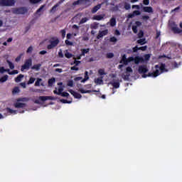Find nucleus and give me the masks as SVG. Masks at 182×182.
<instances>
[{
  "mask_svg": "<svg viewBox=\"0 0 182 182\" xmlns=\"http://www.w3.org/2000/svg\"><path fill=\"white\" fill-rule=\"evenodd\" d=\"M58 95H60L63 92V87L60 86L58 89Z\"/></svg>",
  "mask_w": 182,
  "mask_h": 182,
  "instance_id": "37998d69",
  "label": "nucleus"
},
{
  "mask_svg": "<svg viewBox=\"0 0 182 182\" xmlns=\"http://www.w3.org/2000/svg\"><path fill=\"white\" fill-rule=\"evenodd\" d=\"M32 66V59L29 58L28 60H26L24 65L21 66V72H23V70H28L29 68Z\"/></svg>",
  "mask_w": 182,
  "mask_h": 182,
  "instance_id": "39448f33",
  "label": "nucleus"
},
{
  "mask_svg": "<svg viewBox=\"0 0 182 182\" xmlns=\"http://www.w3.org/2000/svg\"><path fill=\"white\" fill-rule=\"evenodd\" d=\"M125 73H133V69H132L130 67H127L126 69Z\"/></svg>",
  "mask_w": 182,
  "mask_h": 182,
  "instance_id": "a19ab883",
  "label": "nucleus"
},
{
  "mask_svg": "<svg viewBox=\"0 0 182 182\" xmlns=\"http://www.w3.org/2000/svg\"><path fill=\"white\" fill-rule=\"evenodd\" d=\"M41 0H29V1L31 3V4H39V1H40Z\"/></svg>",
  "mask_w": 182,
  "mask_h": 182,
  "instance_id": "603ef678",
  "label": "nucleus"
},
{
  "mask_svg": "<svg viewBox=\"0 0 182 182\" xmlns=\"http://www.w3.org/2000/svg\"><path fill=\"white\" fill-rule=\"evenodd\" d=\"M105 16L106 15L105 14L94 16L93 19L95 21H102Z\"/></svg>",
  "mask_w": 182,
  "mask_h": 182,
  "instance_id": "ddd939ff",
  "label": "nucleus"
},
{
  "mask_svg": "<svg viewBox=\"0 0 182 182\" xmlns=\"http://www.w3.org/2000/svg\"><path fill=\"white\" fill-rule=\"evenodd\" d=\"M65 58H68V59H70V58H72L73 56V55H72V53L68 52V50H65Z\"/></svg>",
  "mask_w": 182,
  "mask_h": 182,
  "instance_id": "bb28decb",
  "label": "nucleus"
},
{
  "mask_svg": "<svg viewBox=\"0 0 182 182\" xmlns=\"http://www.w3.org/2000/svg\"><path fill=\"white\" fill-rule=\"evenodd\" d=\"M70 93H71L73 95V96H74V97H75V99H82V95H80L78 92H76L73 90H69Z\"/></svg>",
  "mask_w": 182,
  "mask_h": 182,
  "instance_id": "9b49d317",
  "label": "nucleus"
},
{
  "mask_svg": "<svg viewBox=\"0 0 182 182\" xmlns=\"http://www.w3.org/2000/svg\"><path fill=\"white\" fill-rule=\"evenodd\" d=\"M173 31L175 33H181L182 29L178 27H173Z\"/></svg>",
  "mask_w": 182,
  "mask_h": 182,
  "instance_id": "4be33fe9",
  "label": "nucleus"
},
{
  "mask_svg": "<svg viewBox=\"0 0 182 182\" xmlns=\"http://www.w3.org/2000/svg\"><path fill=\"white\" fill-rule=\"evenodd\" d=\"M45 8V6H41L37 11H36V15H38V16H41V12H42V10Z\"/></svg>",
  "mask_w": 182,
  "mask_h": 182,
  "instance_id": "c85d7f7f",
  "label": "nucleus"
},
{
  "mask_svg": "<svg viewBox=\"0 0 182 182\" xmlns=\"http://www.w3.org/2000/svg\"><path fill=\"white\" fill-rule=\"evenodd\" d=\"M138 72L141 74L147 73V72H149V68H147V66L146 65H140L139 67Z\"/></svg>",
  "mask_w": 182,
  "mask_h": 182,
  "instance_id": "1a4fd4ad",
  "label": "nucleus"
},
{
  "mask_svg": "<svg viewBox=\"0 0 182 182\" xmlns=\"http://www.w3.org/2000/svg\"><path fill=\"white\" fill-rule=\"evenodd\" d=\"M137 50H139V47L135 46L134 48H133V52H134V53L137 52Z\"/></svg>",
  "mask_w": 182,
  "mask_h": 182,
  "instance_id": "774afa93",
  "label": "nucleus"
},
{
  "mask_svg": "<svg viewBox=\"0 0 182 182\" xmlns=\"http://www.w3.org/2000/svg\"><path fill=\"white\" fill-rule=\"evenodd\" d=\"M109 41H110V42L116 43V42H117V38H116V37L113 36L109 38Z\"/></svg>",
  "mask_w": 182,
  "mask_h": 182,
  "instance_id": "a18cd8bd",
  "label": "nucleus"
},
{
  "mask_svg": "<svg viewBox=\"0 0 182 182\" xmlns=\"http://www.w3.org/2000/svg\"><path fill=\"white\" fill-rule=\"evenodd\" d=\"M41 66H42L41 64L34 65L33 67H31V69L33 70H39V69H41Z\"/></svg>",
  "mask_w": 182,
  "mask_h": 182,
  "instance_id": "b1692460",
  "label": "nucleus"
},
{
  "mask_svg": "<svg viewBox=\"0 0 182 182\" xmlns=\"http://www.w3.org/2000/svg\"><path fill=\"white\" fill-rule=\"evenodd\" d=\"M144 5H149L150 4L149 0H144Z\"/></svg>",
  "mask_w": 182,
  "mask_h": 182,
  "instance_id": "680f3d73",
  "label": "nucleus"
},
{
  "mask_svg": "<svg viewBox=\"0 0 182 182\" xmlns=\"http://www.w3.org/2000/svg\"><path fill=\"white\" fill-rule=\"evenodd\" d=\"M82 79H83V77H77L74 78V80L75 82H77L79 80H82Z\"/></svg>",
  "mask_w": 182,
  "mask_h": 182,
  "instance_id": "052dcab7",
  "label": "nucleus"
},
{
  "mask_svg": "<svg viewBox=\"0 0 182 182\" xmlns=\"http://www.w3.org/2000/svg\"><path fill=\"white\" fill-rule=\"evenodd\" d=\"M14 14H17L18 15H23V14H26L28 12V9H26V8H18V9H16L14 11Z\"/></svg>",
  "mask_w": 182,
  "mask_h": 182,
  "instance_id": "0eeeda50",
  "label": "nucleus"
},
{
  "mask_svg": "<svg viewBox=\"0 0 182 182\" xmlns=\"http://www.w3.org/2000/svg\"><path fill=\"white\" fill-rule=\"evenodd\" d=\"M90 50V49H89V48L81 49V56H85V54L89 53Z\"/></svg>",
  "mask_w": 182,
  "mask_h": 182,
  "instance_id": "5701e85b",
  "label": "nucleus"
},
{
  "mask_svg": "<svg viewBox=\"0 0 182 182\" xmlns=\"http://www.w3.org/2000/svg\"><path fill=\"white\" fill-rule=\"evenodd\" d=\"M144 36V33L143 32V31H139V33H138V38H141L142 36Z\"/></svg>",
  "mask_w": 182,
  "mask_h": 182,
  "instance_id": "de8ad7c7",
  "label": "nucleus"
},
{
  "mask_svg": "<svg viewBox=\"0 0 182 182\" xmlns=\"http://www.w3.org/2000/svg\"><path fill=\"white\" fill-rule=\"evenodd\" d=\"M136 42L139 43V45H145V43H146V38L139 39Z\"/></svg>",
  "mask_w": 182,
  "mask_h": 182,
  "instance_id": "a878e982",
  "label": "nucleus"
},
{
  "mask_svg": "<svg viewBox=\"0 0 182 182\" xmlns=\"http://www.w3.org/2000/svg\"><path fill=\"white\" fill-rule=\"evenodd\" d=\"M132 31L134 32V33H137V26H132Z\"/></svg>",
  "mask_w": 182,
  "mask_h": 182,
  "instance_id": "49530a36",
  "label": "nucleus"
},
{
  "mask_svg": "<svg viewBox=\"0 0 182 182\" xmlns=\"http://www.w3.org/2000/svg\"><path fill=\"white\" fill-rule=\"evenodd\" d=\"M144 12H147L148 14H153V8L149 6H144L143 8Z\"/></svg>",
  "mask_w": 182,
  "mask_h": 182,
  "instance_id": "2eb2a0df",
  "label": "nucleus"
},
{
  "mask_svg": "<svg viewBox=\"0 0 182 182\" xmlns=\"http://www.w3.org/2000/svg\"><path fill=\"white\" fill-rule=\"evenodd\" d=\"M102 5H103V3L95 6L92 10V14H96V12H97V11H99V9H100V8H102Z\"/></svg>",
  "mask_w": 182,
  "mask_h": 182,
  "instance_id": "4468645a",
  "label": "nucleus"
},
{
  "mask_svg": "<svg viewBox=\"0 0 182 182\" xmlns=\"http://www.w3.org/2000/svg\"><path fill=\"white\" fill-rule=\"evenodd\" d=\"M65 43H66V45H68L69 46H72V45H73V43L69 41V40H66Z\"/></svg>",
  "mask_w": 182,
  "mask_h": 182,
  "instance_id": "6e6d98bb",
  "label": "nucleus"
},
{
  "mask_svg": "<svg viewBox=\"0 0 182 182\" xmlns=\"http://www.w3.org/2000/svg\"><path fill=\"white\" fill-rule=\"evenodd\" d=\"M60 95L63 97H68L69 96V93L68 92H61Z\"/></svg>",
  "mask_w": 182,
  "mask_h": 182,
  "instance_id": "8fccbe9b",
  "label": "nucleus"
},
{
  "mask_svg": "<svg viewBox=\"0 0 182 182\" xmlns=\"http://www.w3.org/2000/svg\"><path fill=\"white\" fill-rule=\"evenodd\" d=\"M60 5V3H58L56 4L50 10V12L52 14H55V12H56V9L58 8V6H59Z\"/></svg>",
  "mask_w": 182,
  "mask_h": 182,
  "instance_id": "412c9836",
  "label": "nucleus"
},
{
  "mask_svg": "<svg viewBox=\"0 0 182 182\" xmlns=\"http://www.w3.org/2000/svg\"><path fill=\"white\" fill-rule=\"evenodd\" d=\"M60 33H61L63 38H65V36H66V31L65 30H61Z\"/></svg>",
  "mask_w": 182,
  "mask_h": 182,
  "instance_id": "3c124183",
  "label": "nucleus"
},
{
  "mask_svg": "<svg viewBox=\"0 0 182 182\" xmlns=\"http://www.w3.org/2000/svg\"><path fill=\"white\" fill-rule=\"evenodd\" d=\"M89 21V18H82L80 21V23H79V25H82V23H86L87 21Z\"/></svg>",
  "mask_w": 182,
  "mask_h": 182,
  "instance_id": "7c9ffc66",
  "label": "nucleus"
},
{
  "mask_svg": "<svg viewBox=\"0 0 182 182\" xmlns=\"http://www.w3.org/2000/svg\"><path fill=\"white\" fill-rule=\"evenodd\" d=\"M131 62H134L135 65H139V63H143V62H144V60L143 59V57L139 55L135 57H129L127 58L126 55L124 54L120 60V63H123L126 65H129V63H130Z\"/></svg>",
  "mask_w": 182,
  "mask_h": 182,
  "instance_id": "f257e3e1",
  "label": "nucleus"
},
{
  "mask_svg": "<svg viewBox=\"0 0 182 182\" xmlns=\"http://www.w3.org/2000/svg\"><path fill=\"white\" fill-rule=\"evenodd\" d=\"M9 77V76H8V75H6L1 77L0 78V83H5V82H6V80H8Z\"/></svg>",
  "mask_w": 182,
  "mask_h": 182,
  "instance_id": "6ab92c4d",
  "label": "nucleus"
},
{
  "mask_svg": "<svg viewBox=\"0 0 182 182\" xmlns=\"http://www.w3.org/2000/svg\"><path fill=\"white\" fill-rule=\"evenodd\" d=\"M82 2H89L88 0H78L73 3V5H82Z\"/></svg>",
  "mask_w": 182,
  "mask_h": 182,
  "instance_id": "aec40b11",
  "label": "nucleus"
},
{
  "mask_svg": "<svg viewBox=\"0 0 182 182\" xmlns=\"http://www.w3.org/2000/svg\"><path fill=\"white\" fill-rule=\"evenodd\" d=\"M4 72H7L9 73V69H5L4 67H1L0 73H4Z\"/></svg>",
  "mask_w": 182,
  "mask_h": 182,
  "instance_id": "72a5a7b5",
  "label": "nucleus"
},
{
  "mask_svg": "<svg viewBox=\"0 0 182 182\" xmlns=\"http://www.w3.org/2000/svg\"><path fill=\"white\" fill-rule=\"evenodd\" d=\"M129 77H130V73H128L126 72L122 75V79H124V80H129Z\"/></svg>",
  "mask_w": 182,
  "mask_h": 182,
  "instance_id": "a211bd4d",
  "label": "nucleus"
},
{
  "mask_svg": "<svg viewBox=\"0 0 182 182\" xmlns=\"http://www.w3.org/2000/svg\"><path fill=\"white\" fill-rule=\"evenodd\" d=\"M134 8H136V9H140V6H139V5H133L132 6V9H134Z\"/></svg>",
  "mask_w": 182,
  "mask_h": 182,
  "instance_id": "338daca9",
  "label": "nucleus"
},
{
  "mask_svg": "<svg viewBox=\"0 0 182 182\" xmlns=\"http://www.w3.org/2000/svg\"><path fill=\"white\" fill-rule=\"evenodd\" d=\"M135 26H137V27L141 26V22H140V21H136V22H135Z\"/></svg>",
  "mask_w": 182,
  "mask_h": 182,
  "instance_id": "13d9d810",
  "label": "nucleus"
},
{
  "mask_svg": "<svg viewBox=\"0 0 182 182\" xmlns=\"http://www.w3.org/2000/svg\"><path fill=\"white\" fill-rule=\"evenodd\" d=\"M8 73H9V75H18V70H13L12 72L9 71Z\"/></svg>",
  "mask_w": 182,
  "mask_h": 182,
  "instance_id": "c03bdc74",
  "label": "nucleus"
},
{
  "mask_svg": "<svg viewBox=\"0 0 182 182\" xmlns=\"http://www.w3.org/2000/svg\"><path fill=\"white\" fill-rule=\"evenodd\" d=\"M22 77H23V75L22 74L19 75L17 77H16L15 80L16 83L21 82V80L22 79Z\"/></svg>",
  "mask_w": 182,
  "mask_h": 182,
  "instance_id": "2f4dec72",
  "label": "nucleus"
},
{
  "mask_svg": "<svg viewBox=\"0 0 182 182\" xmlns=\"http://www.w3.org/2000/svg\"><path fill=\"white\" fill-rule=\"evenodd\" d=\"M68 86H70V87H73V80H70L68 82Z\"/></svg>",
  "mask_w": 182,
  "mask_h": 182,
  "instance_id": "5fc2aeb1",
  "label": "nucleus"
},
{
  "mask_svg": "<svg viewBox=\"0 0 182 182\" xmlns=\"http://www.w3.org/2000/svg\"><path fill=\"white\" fill-rule=\"evenodd\" d=\"M156 71L154 73H149L148 75H142V77H157L159 75H161V73H164V72H167V70H166V65L164 64H161L160 67L156 65Z\"/></svg>",
  "mask_w": 182,
  "mask_h": 182,
  "instance_id": "f03ea898",
  "label": "nucleus"
},
{
  "mask_svg": "<svg viewBox=\"0 0 182 182\" xmlns=\"http://www.w3.org/2000/svg\"><path fill=\"white\" fill-rule=\"evenodd\" d=\"M141 19H143V21H149L150 17L149 16H141Z\"/></svg>",
  "mask_w": 182,
  "mask_h": 182,
  "instance_id": "09e8293b",
  "label": "nucleus"
},
{
  "mask_svg": "<svg viewBox=\"0 0 182 182\" xmlns=\"http://www.w3.org/2000/svg\"><path fill=\"white\" fill-rule=\"evenodd\" d=\"M133 14L135 16H139V15H141V12H140L139 11H137V10L134 11Z\"/></svg>",
  "mask_w": 182,
  "mask_h": 182,
  "instance_id": "79ce46f5",
  "label": "nucleus"
},
{
  "mask_svg": "<svg viewBox=\"0 0 182 182\" xmlns=\"http://www.w3.org/2000/svg\"><path fill=\"white\" fill-rule=\"evenodd\" d=\"M95 83L96 85H103V76H101L100 77L95 78L94 80Z\"/></svg>",
  "mask_w": 182,
  "mask_h": 182,
  "instance_id": "f8f14e48",
  "label": "nucleus"
},
{
  "mask_svg": "<svg viewBox=\"0 0 182 182\" xmlns=\"http://www.w3.org/2000/svg\"><path fill=\"white\" fill-rule=\"evenodd\" d=\"M98 73L99 75H100V76H103V75H106V73L105 72V69H100L98 70Z\"/></svg>",
  "mask_w": 182,
  "mask_h": 182,
  "instance_id": "c9c22d12",
  "label": "nucleus"
},
{
  "mask_svg": "<svg viewBox=\"0 0 182 182\" xmlns=\"http://www.w3.org/2000/svg\"><path fill=\"white\" fill-rule=\"evenodd\" d=\"M107 58H113V56H114V55L112 53H109L107 55Z\"/></svg>",
  "mask_w": 182,
  "mask_h": 182,
  "instance_id": "e2e57ef3",
  "label": "nucleus"
},
{
  "mask_svg": "<svg viewBox=\"0 0 182 182\" xmlns=\"http://www.w3.org/2000/svg\"><path fill=\"white\" fill-rule=\"evenodd\" d=\"M36 79L34 77H30L28 82H27V85H32L35 82Z\"/></svg>",
  "mask_w": 182,
  "mask_h": 182,
  "instance_id": "e433bc0d",
  "label": "nucleus"
},
{
  "mask_svg": "<svg viewBox=\"0 0 182 182\" xmlns=\"http://www.w3.org/2000/svg\"><path fill=\"white\" fill-rule=\"evenodd\" d=\"M55 98L52 96H41L39 97V100L42 102H45L46 100H53Z\"/></svg>",
  "mask_w": 182,
  "mask_h": 182,
  "instance_id": "9d476101",
  "label": "nucleus"
},
{
  "mask_svg": "<svg viewBox=\"0 0 182 182\" xmlns=\"http://www.w3.org/2000/svg\"><path fill=\"white\" fill-rule=\"evenodd\" d=\"M78 92L80 93H90V90H85L83 88H79Z\"/></svg>",
  "mask_w": 182,
  "mask_h": 182,
  "instance_id": "473e14b6",
  "label": "nucleus"
},
{
  "mask_svg": "<svg viewBox=\"0 0 182 182\" xmlns=\"http://www.w3.org/2000/svg\"><path fill=\"white\" fill-rule=\"evenodd\" d=\"M134 16H135L134 13H132V14H129L128 15V18H129V19H130V18H133Z\"/></svg>",
  "mask_w": 182,
  "mask_h": 182,
  "instance_id": "0e129e2a",
  "label": "nucleus"
},
{
  "mask_svg": "<svg viewBox=\"0 0 182 182\" xmlns=\"http://www.w3.org/2000/svg\"><path fill=\"white\" fill-rule=\"evenodd\" d=\"M53 83H55V78H51L48 80V86L52 87L53 86Z\"/></svg>",
  "mask_w": 182,
  "mask_h": 182,
  "instance_id": "c756f323",
  "label": "nucleus"
},
{
  "mask_svg": "<svg viewBox=\"0 0 182 182\" xmlns=\"http://www.w3.org/2000/svg\"><path fill=\"white\" fill-rule=\"evenodd\" d=\"M130 8H131L130 4H129V3L124 4V9H126L127 11H129V9H130Z\"/></svg>",
  "mask_w": 182,
  "mask_h": 182,
  "instance_id": "4c0bfd02",
  "label": "nucleus"
},
{
  "mask_svg": "<svg viewBox=\"0 0 182 182\" xmlns=\"http://www.w3.org/2000/svg\"><path fill=\"white\" fill-rule=\"evenodd\" d=\"M71 70H79V68L76 66L71 67Z\"/></svg>",
  "mask_w": 182,
  "mask_h": 182,
  "instance_id": "69168bd1",
  "label": "nucleus"
},
{
  "mask_svg": "<svg viewBox=\"0 0 182 182\" xmlns=\"http://www.w3.org/2000/svg\"><path fill=\"white\" fill-rule=\"evenodd\" d=\"M109 33V30L105 29L104 31H100L98 33V35L97 36V39H100L101 38H103V36H106Z\"/></svg>",
  "mask_w": 182,
  "mask_h": 182,
  "instance_id": "6e6552de",
  "label": "nucleus"
},
{
  "mask_svg": "<svg viewBox=\"0 0 182 182\" xmlns=\"http://www.w3.org/2000/svg\"><path fill=\"white\" fill-rule=\"evenodd\" d=\"M112 86H114V87H115V89H119V87H120V83L114 82V83H112Z\"/></svg>",
  "mask_w": 182,
  "mask_h": 182,
  "instance_id": "58836bf2",
  "label": "nucleus"
},
{
  "mask_svg": "<svg viewBox=\"0 0 182 182\" xmlns=\"http://www.w3.org/2000/svg\"><path fill=\"white\" fill-rule=\"evenodd\" d=\"M110 25V26H116V18L114 17H112L110 20L109 22L107 23V25Z\"/></svg>",
  "mask_w": 182,
  "mask_h": 182,
  "instance_id": "dca6fc26",
  "label": "nucleus"
},
{
  "mask_svg": "<svg viewBox=\"0 0 182 182\" xmlns=\"http://www.w3.org/2000/svg\"><path fill=\"white\" fill-rule=\"evenodd\" d=\"M0 5L1 6H12V5H15V0H1Z\"/></svg>",
  "mask_w": 182,
  "mask_h": 182,
  "instance_id": "423d86ee",
  "label": "nucleus"
},
{
  "mask_svg": "<svg viewBox=\"0 0 182 182\" xmlns=\"http://www.w3.org/2000/svg\"><path fill=\"white\" fill-rule=\"evenodd\" d=\"M35 86H43V82H42V78H37Z\"/></svg>",
  "mask_w": 182,
  "mask_h": 182,
  "instance_id": "f3484780",
  "label": "nucleus"
},
{
  "mask_svg": "<svg viewBox=\"0 0 182 182\" xmlns=\"http://www.w3.org/2000/svg\"><path fill=\"white\" fill-rule=\"evenodd\" d=\"M146 49H147L146 46L139 48V50H146Z\"/></svg>",
  "mask_w": 182,
  "mask_h": 182,
  "instance_id": "4d7b16f0",
  "label": "nucleus"
},
{
  "mask_svg": "<svg viewBox=\"0 0 182 182\" xmlns=\"http://www.w3.org/2000/svg\"><path fill=\"white\" fill-rule=\"evenodd\" d=\"M6 111L8 112V113H11V114H16V111H15L14 109H11L9 108H7Z\"/></svg>",
  "mask_w": 182,
  "mask_h": 182,
  "instance_id": "f704fd0d",
  "label": "nucleus"
},
{
  "mask_svg": "<svg viewBox=\"0 0 182 182\" xmlns=\"http://www.w3.org/2000/svg\"><path fill=\"white\" fill-rule=\"evenodd\" d=\"M58 56L60 58H63V53L62 52V50H60V51L58 52Z\"/></svg>",
  "mask_w": 182,
  "mask_h": 182,
  "instance_id": "bf43d9fd",
  "label": "nucleus"
},
{
  "mask_svg": "<svg viewBox=\"0 0 182 182\" xmlns=\"http://www.w3.org/2000/svg\"><path fill=\"white\" fill-rule=\"evenodd\" d=\"M19 92H21V90H19V87H16L13 89L12 90V94L13 95H16L17 93H19Z\"/></svg>",
  "mask_w": 182,
  "mask_h": 182,
  "instance_id": "393cba45",
  "label": "nucleus"
},
{
  "mask_svg": "<svg viewBox=\"0 0 182 182\" xmlns=\"http://www.w3.org/2000/svg\"><path fill=\"white\" fill-rule=\"evenodd\" d=\"M32 50H33V48L32 46L28 47L27 50V53H31Z\"/></svg>",
  "mask_w": 182,
  "mask_h": 182,
  "instance_id": "864d4df0",
  "label": "nucleus"
},
{
  "mask_svg": "<svg viewBox=\"0 0 182 182\" xmlns=\"http://www.w3.org/2000/svg\"><path fill=\"white\" fill-rule=\"evenodd\" d=\"M92 4V2L90 1V0H88V1L86 2H82V5H85V6H89L90 5Z\"/></svg>",
  "mask_w": 182,
  "mask_h": 182,
  "instance_id": "ea45409f",
  "label": "nucleus"
},
{
  "mask_svg": "<svg viewBox=\"0 0 182 182\" xmlns=\"http://www.w3.org/2000/svg\"><path fill=\"white\" fill-rule=\"evenodd\" d=\"M26 102H29V98L28 97H21L17 99V102L14 104L15 107L17 109H21L26 107Z\"/></svg>",
  "mask_w": 182,
  "mask_h": 182,
  "instance_id": "7ed1b4c3",
  "label": "nucleus"
},
{
  "mask_svg": "<svg viewBox=\"0 0 182 182\" xmlns=\"http://www.w3.org/2000/svg\"><path fill=\"white\" fill-rule=\"evenodd\" d=\"M60 43V40H59V38L52 37L49 40L50 44L47 46V49H49V50L55 49V48H56V46H58Z\"/></svg>",
  "mask_w": 182,
  "mask_h": 182,
  "instance_id": "20e7f679",
  "label": "nucleus"
},
{
  "mask_svg": "<svg viewBox=\"0 0 182 182\" xmlns=\"http://www.w3.org/2000/svg\"><path fill=\"white\" fill-rule=\"evenodd\" d=\"M6 62L10 68V69H15V65H14V63H12V62L9 61V60H6Z\"/></svg>",
  "mask_w": 182,
  "mask_h": 182,
  "instance_id": "cd10ccee",
  "label": "nucleus"
}]
</instances>
